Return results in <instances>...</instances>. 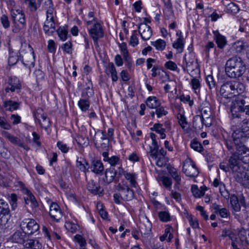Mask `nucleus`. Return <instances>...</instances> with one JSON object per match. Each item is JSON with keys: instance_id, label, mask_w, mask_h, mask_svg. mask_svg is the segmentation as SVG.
<instances>
[{"instance_id": "obj_40", "label": "nucleus", "mask_w": 249, "mask_h": 249, "mask_svg": "<svg viewBox=\"0 0 249 249\" xmlns=\"http://www.w3.org/2000/svg\"><path fill=\"white\" fill-rule=\"evenodd\" d=\"M124 177L125 179L129 182L131 187L134 188L137 187V176L135 173H131L130 172H127V173H125Z\"/></svg>"}, {"instance_id": "obj_34", "label": "nucleus", "mask_w": 249, "mask_h": 249, "mask_svg": "<svg viewBox=\"0 0 249 249\" xmlns=\"http://www.w3.org/2000/svg\"><path fill=\"white\" fill-rule=\"evenodd\" d=\"M146 104L150 108H156L160 106L161 103L156 96H150L147 99Z\"/></svg>"}, {"instance_id": "obj_45", "label": "nucleus", "mask_w": 249, "mask_h": 249, "mask_svg": "<svg viewBox=\"0 0 249 249\" xmlns=\"http://www.w3.org/2000/svg\"><path fill=\"white\" fill-rule=\"evenodd\" d=\"M159 148V146L158 143L152 144V146H150L149 153L152 159L157 160L158 158Z\"/></svg>"}, {"instance_id": "obj_36", "label": "nucleus", "mask_w": 249, "mask_h": 249, "mask_svg": "<svg viewBox=\"0 0 249 249\" xmlns=\"http://www.w3.org/2000/svg\"><path fill=\"white\" fill-rule=\"evenodd\" d=\"M169 174L172 176L178 184H179L181 182V177L178 173L177 169L173 167L170 166L167 168Z\"/></svg>"}, {"instance_id": "obj_61", "label": "nucleus", "mask_w": 249, "mask_h": 249, "mask_svg": "<svg viewBox=\"0 0 249 249\" xmlns=\"http://www.w3.org/2000/svg\"><path fill=\"white\" fill-rule=\"evenodd\" d=\"M206 81L210 89L214 88L215 87V81L213 77L211 75H208L206 77Z\"/></svg>"}, {"instance_id": "obj_15", "label": "nucleus", "mask_w": 249, "mask_h": 249, "mask_svg": "<svg viewBox=\"0 0 249 249\" xmlns=\"http://www.w3.org/2000/svg\"><path fill=\"white\" fill-rule=\"evenodd\" d=\"M49 214L51 218L58 221L62 217V212L56 203H52L50 206Z\"/></svg>"}, {"instance_id": "obj_30", "label": "nucleus", "mask_w": 249, "mask_h": 249, "mask_svg": "<svg viewBox=\"0 0 249 249\" xmlns=\"http://www.w3.org/2000/svg\"><path fill=\"white\" fill-rule=\"evenodd\" d=\"M116 176V173L115 169L113 167L107 168L105 171V181L109 184L112 182L114 179L115 177Z\"/></svg>"}, {"instance_id": "obj_28", "label": "nucleus", "mask_w": 249, "mask_h": 249, "mask_svg": "<svg viewBox=\"0 0 249 249\" xmlns=\"http://www.w3.org/2000/svg\"><path fill=\"white\" fill-rule=\"evenodd\" d=\"M152 224L146 217L140 226V230L142 234H148L151 231Z\"/></svg>"}, {"instance_id": "obj_13", "label": "nucleus", "mask_w": 249, "mask_h": 249, "mask_svg": "<svg viewBox=\"0 0 249 249\" xmlns=\"http://www.w3.org/2000/svg\"><path fill=\"white\" fill-rule=\"evenodd\" d=\"M117 190L121 193V198L124 201H130L134 197V193L127 185L119 184Z\"/></svg>"}, {"instance_id": "obj_20", "label": "nucleus", "mask_w": 249, "mask_h": 249, "mask_svg": "<svg viewBox=\"0 0 249 249\" xmlns=\"http://www.w3.org/2000/svg\"><path fill=\"white\" fill-rule=\"evenodd\" d=\"M232 85L233 97L237 96L240 97L245 90V85L238 81H232Z\"/></svg>"}, {"instance_id": "obj_47", "label": "nucleus", "mask_w": 249, "mask_h": 249, "mask_svg": "<svg viewBox=\"0 0 249 249\" xmlns=\"http://www.w3.org/2000/svg\"><path fill=\"white\" fill-rule=\"evenodd\" d=\"M151 45L154 46L157 50L162 51L166 47V42L164 40L159 39L155 41L151 42Z\"/></svg>"}, {"instance_id": "obj_51", "label": "nucleus", "mask_w": 249, "mask_h": 249, "mask_svg": "<svg viewBox=\"0 0 249 249\" xmlns=\"http://www.w3.org/2000/svg\"><path fill=\"white\" fill-rule=\"evenodd\" d=\"M34 116L36 122H38L42 119H43V118L45 117L46 115L45 114L42 108H38L34 112Z\"/></svg>"}, {"instance_id": "obj_14", "label": "nucleus", "mask_w": 249, "mask_h": 249, "mask_svg": "<svg viewBox=\"0 0 249 249\" xmlns=\"http://www.w3.org/2000/svg\"><path fill=\"white\" fill-rule=\"evenodd\" d=\"M182 171L187 176L190 178H196L199 174L198 170L193 162L184 164L183 166Z\"/></svg>"}, {"instance_id": "obj_5", "label": "nucleus", "mask_w": 249, "mask_h": 249, "mask_svg": "<svg viewBox=\"0 0 249 249\" xmlns=\"http://www.w3.org/2000/svg\"><path fill=\"white\" fill-rule=\"evenodd\" d=\"M86 24L90 36L92 38L94 44L97 45L98 39L104 36V32L101 25L96 20L95 18L87 21Z\"/></svg>"}, {"instance_id": "obj_26", "label": "nucleus", "mask_w": 249, "mask_h": 249, "mask_svg": "<svg viewBox=\"0 0 249 249\" xmlns=\"http://www.w3.org/2000/svg\"><path fill=\"white\" fill-rule=\"evenodd\" d=\"M87 189L93 195L99 194L101 193L103 191V190H101L100 185L92 179H91L88 182Z\"/></svg>"}, {"instance_id": "obj_52", "label": "nucleus", "mask_w": 249, "mask_h": 249, "mask_svg": "<svg viewBox=\"0 0 249 249\" xmlns=\"http://www.w3.org/2000/svg\"><path fill=\"white\" fill-rule=\"evenodd\" d=\"M238 236L242 245H244V241L247 239V237L249 236V230L241 229L238 233Z\"/></svg>"}, {"instance_id": "obj_46", "label": "nucleus", "mask_w": 249, "mask_h": 249, "mask_svg": "<svg viewBox=\"0 0 249 249\" xmlns=\"http://www.w3.org/2000/svg\"><path fill=\"white\" fill-rule=\"evenodd\" d=\"M184 60L187 67L192 66L196 60L194 53L190 52L188 54H185L184 56Z\"/></svg>"}, {"instance_id": "obj_19", "label": "nucleus", "mask_w": 249, "mask_h": 249, "mask_svg": "<svg viewBox=\"0 0 249 249\" xmlns=\"http://www.w3.org/2000/svg\"><path fill=\"white\" fill-rule=\"evenodd\" d=\"M232 86V81H228L221 86L220 92L223 97L227 98L233 97Z\"/></svg>"}, {"instance_id": "obj_44", "label": "nucleus", "mask_w": 249, "mask_h": 249, "mask_svg": "<svg viewBox=\"0 0 249 249\" xmlns=\"http://www.w3.org/2000/svg\"><path fill=\"white\" fill-rule=\"evenodd\" d=\"M3 106L6 110L11 111L18 109V104L16 102L9 100L4 102Z\"/></svg>"}, {"instance_id": "obj_29", "label": "nucleus", "mask_w": 249, "mask_h": 249, "mask_svg": "<svg viewBox=\"0 0 249 249\" xmlns=\"http://www.w3.org/2000/svg\"><path fill=\"white\" fill-rule=\"evenodd\" d=\"M5 137L13 144H16L21 147L23 148L26 151L29 149V148L27 145H24L22 142H21L18 138L15 137L11 134L8 132H5Z\"/></svg>"}, {"instance_id": "obj_11", "label": "nucleus", "mask_w": 249, "mask_h": 249, "mask_svg": "<svg viewBox=\"0 0 249 249\" xmlns=\"http://www.w3.org/2000/svg\"><path fill=\"white\" fill-rule=\"evenodd\" d=\"M200 111L201 116L205 119V126H210L213 122L212 111L210 104L207 102H203L200 106Z\"/></svg>"}, {"instance_id": "obj_1", "label": "nucleus", "mask_w": 249, "mask_h": 249, "mask_svg": "<svg viewBox=\"0 0 249 249\" xmlns=\"http://www.w3.org/2000/svg\"><path fill=\"white\" fill-rule=\"evenodd\" d=\"M246 66L242 59L237 56L229 58L225 65L226 75L233 78L241 77L246 71Z\"/></svg>"}, {"instance_id": "obj_24", "label": "nucleus", "mask_w": 249, "mask_h": 249, "mask_svg": "<svg viewBox=\"0 0 249 249\" xmlns=\"http://www.w3.org/2000/svg\"><path fill=\"white\" fill-rule=\"evenodd\" d=\"M24 246L30 249H41L42 248V244L37 239L26 240L24 242Z\"/></svg>"}, {"instance_id": "obj_8", "label": "nucleus", "mask_w": 249, "mask_h": 249, "mask_svg": "<svg viewBox=\"0 0 249 249\" xmlns=\"http://www.w3.org/2000/svg\"><path fill=\"white\" fill-rule=\"evenodd\" d=\"M20 60L23 64L29 69L34 67L35 58L33 49L30 45L25 46L24 49L19 51Z\"/></svg>"}, {"instance_id": "obj_42", "label": "nucleus", "mask_w": 249, "mask_h": 249, "mask_svg": "<svg viewBox=\"0 0 249 249\" xmlns=\"http://www.w3.org/2000/svg\"><path fill=\"white\" fill-rule=\"evenodd\" d=\"M221 236L222 237H228L232 242L235 241L236 239V236L235 233L230 229H224L222 231Z\"/></svg>"}, {"instance_id": "obj_58", "label": "nucleus", "mask_w": 249, "mask_h": 249, "mask_svg": "<svg viewBox=\"0 0 249 249\" xmlns=\"http://www.w3.org/2000/svg\"><path fill=\"white\" fill-rule=\"evenodd\" d=\"M27 199H25V201L30 202L33 207H37L38 204L34 196L29 191H27ZM26 203H28V202H26Z\"/></svg>"}, {"instance_id": "obj_55", "label": "nucleus", "mask_w": 249, "mask_h": 249, "mask_svg": "<svg viewBox=\"0 0 249 249\" xmlns=\"http://www.w3.org/2000/svg\"><path fill=\"white\" fill-rule=\"evenodd\" d=\"M65 226L68 231L72 233L75 232L79 228L77 224L71 222H66Z\"/></svg>"}, {"instance_id": "obj_27", "label": "nucleus", "mask_w": 249, "mask_h": 249, "mask_svg": "<svg viewBox=\"0 0 249 249\" xmlns=\"http://www.w3.org/2000/svg\"><path fill=\"white\" fill-rule=\"evenodd\" d=\"M90 168L92 172L100 174L103 171L104 167L101 160H92Z\"/></svg>"}, {"instance_id": "obj_38", "label": "nucleus", "mask_w": 249, "mask_h": 249, "mask_svg": "<svg viewBox=\"0 0 249 249\" xmlns=\"http://www.w3.org/2000/svg\"><path fill=\"white\" fill-rule=\"evenodd\" d=\"M76 166L81 171L84 172H86L89 167V163L87 161L81 158H77L76 160Z\"/></svg>"}, {"instance_id": "obj_35", "label": "nucleus", "mask_w": 249, "mask_h": 249, "mask_svg": "<svg viewBox=\"0 0 249 249\" xmlns=\"http://www.w3.org/2000/svg\"><path fill=\"white\" fill-rule=\"evenodd\" d=\"M240 10L238 6L233 2H230L228 3L225 7V11L231 15L237 14Z\"/></svg>"}, {"instance_id": "obj_63", "label": "nucleus", "mask_w": 249, "mask_h": 249, "mask_svg": "<svg viewBox=\"0 0 249 249\" xmlns=\"http://www.w3.org/2000/svg\"><path fill=\"white\" fill-rule=\"evenodd\" d=\"M40 125L45 129H48L50 126V121L49 118L46 116L38 122Z\"/></svg>"}, {"instance_id": "obj_33", "label": "nucleus", "mask_w": 249, "mask_h": 249, "mask_svg": "<svg viewBox=\"0 0 249 249\" xmlns=\"http://www.w3.org/2000/svg\"><path fill=\"white\" fill-rule=\"evenodd\" d=\"M151 129L160 134L161 139H165L166 137L165 134L166 128L163 127V124L160 123L155 124Z\"/></svg>"}, {"instance_id": "obj_53", "label": "nucleus", "mask_w": 249, "mask_h": 249, "mask_svg": "<svg viewBox=\"0 0 249 249\" xmlns=\"http://www.w3.org/2000/svg\"><path fill=\"white\" fill-rule=\"evenodd\" d=\"M191 191L195 197H200L204 195V191L200 190L196 185H192Z\"/></svg>"}, {"instance_id": "obj_10", "label": "nucleus", "mask_w": 249, "mask_h": 249, "mask_svg": "<svg viewBox=\"0 0 249 249\" xmlns=\"http://www.w3.org/2000/svg\"><path fill=\"white\" fill-rule=\"evenodd\" d=\"M10 217V210L8 204L0 199V228H3L7 223Z\"/></svg>"}, {"instance_id": "obj_49", "label": "nucleus", "mask_w": 249, "mask_h": 249, "mask_svg": "<svg viewBox=\"0 0 249 249\" xmlns=\"http://www.w3.org/2000/svg\"><path fill=\"white\" fill-rule=\"evenodd\" d=\"M60 39L64 41L67 39L68 31L64 27H60L56 31Z\"/></svg>"}, {"instance_id": "obj_57", "label": "nucleus", "mask_w": 249, "mask_h": 249, "mask_svg": "<svg viewBox=\"0 0 249 249\" xmlns=\"http://www.w3.org/2000/svg\"><path fill=\"white\" fill-rule=\"evenodd\" d=\"M186 218L189 222L191 226L194 228H198L199 227V224L196 218H193L191 214H187Z\"/></svg>"}, {"instance_id": "obj_18", "label": "nucleus", "mask_w": 249, "mask_h": 249, "mask_svg": "<svg viewBox=\"0 0 249 249\" xmlns=\"http://www.w3.org/2000/svg\"><path fill=\"white\" fill-rule=\"evenodd\" d=\"M27 234L23 231L18 230L15 231L10 237V240L12 242L18 244H23L26 241Z\"/></svg>"}, {"instance_id": "obj_56", "label": "nucleus", "mask_w": 249, "mask_h": 249, "mask_svg": "<svg viewBox=\"0 0 249 249\" xmlns=\"http://www.w3.org/2000/svg\"><path fill=\"white\" fill-rule=\"evenodd\" d=\"M177 118L180 126L183 129L186 128L187 126L188 123L185 116L182 114L179 113L178 115Z\"/></svg>"}, {"instance_id": "obj_17", "label": "nucleus", "mask_w": 249, "mask_h": 249, "mask_svg": "<svg viewBox=\"0 0 249 249\" xmlns=\"http://www.w3.org/2000/svg\"><path fill=\"white\" fill-rule=\"evenodd\" d=\"M8 84L10 87H7L5 88L6 92H9L10 91L11 92L17 91V92H19L21 88V85L19 79L16 77L9 78Z\"/></svg>"}, {"instance_id": "obj_16", "label": "nucleus", "mask_w": 249, "mask_h": 249, "mask_svg": "<svg viewBox=\"0 0 249 249\" xmlns=\"http://www.w3.org/2000/svg\"><path fill=\"white\" fill-rule=\"evenodd\" d=\"M138 30L142 38L144 40H148L152 35L150 26L146 23H141L139 26Z\"/></svg>"}, {"instance_id": "obj_21", "label": "nucleus", "mask_w": 249, "mask_h": 249, "mask_svg": "<svg viewBox=\"0 0 249 249\" xmlns=\"http://www.w3.org/2000/svg\"><path fill=\"white\" fill-rule=\"evenodd\" d=\"M43 30L45 34L51 35L55 30V24L53 19L46 18L43 26Z\"/></svg>"}, {"instance_id": "obj_41", "label": "nucleus", "mask_w": 249, "mask_h": 249, "mask_svg": "<svg viewBox=\"0 0 249 249\" xmlns=\"http://www.w3.org/2000/svg\"><path fill=\"white\" fill-rule=\"evenodd\" d=\"M184 46V42L183 41V37L181 35L176 41L173 43V47L175 49L178 50V52L181 53L183 51Z\"/></svg>"}, {"instance_id": "obj_23", "label": "nucleus", "mask_w": 249, "mask_h": 249, "mask_svg": "<svg viewBox=\"0 0 249 249\" xmlns=\"http://www.w3.org/2000/svg\"><path fill=\"white\" fill-rule=\"evenodd\" d=\"M42 231L49 240H59L61 239L60 235L56 231H52L51 229H48L46 226H43L42 227Z\"/></svg>"}, {"instance_id": "obj_39", "label": "nucleus", "mask_w": 249, "mask_h": 249, "mask_svg": "<svg viewBox=\"0 0 249 249\" xmlns=\"http://www.w3.org/2000/svg\"><path fill=\"white\" fill-rule=\"evenodd\" d=\"M230 198V202L231 207L234 212H239L241 210V206L239 203L237 197L234 195H231Z\"/></svg>"}, {"instance_id": "obj_59", "label": "nucleus", "mask_w": 249, "mask_h": 249, "mask_svg": "<svg viewBox=\"0 0 249 249\" xmlns=\"http://www.w3.org/2000/svg\"><path fill=\"white\" fill-rule=\"evenodd\" d=\"M0 127L1 128L9 130L11 129V124L7 122L6 118L3 116L0 117Z\"/></svg>"}, {"instance_id": "obj_32", "label": "nucleus", "mask_w": 249, "mask_h": 249, "mask_svg": "<svg viewBox=\"0 0 249 249\" xmlns=\"http://www.w3.org/2000/svg\"><path fill=\"white\" fill-rule=\"evenodd\" d=\"M205 119L200 115H196L194 117L193 121V127L196 129H201L205 125Z\"/></svg>"}, {"instance_id": "obj_43", "label": "nucleus", "mask_w": 249, "mask_h": 249, "mask_svg": "<svg viewBox=\"0 0 249 249\" xmlns=\"http://www.w3.org/2000/svg\"><path fill=\"white\" fill-rule=\"evenodd\" d=\"M190 146L191 148L199 153H201L204 150L201 143L195 139L191 141Z\"/></svg>"}, {"instance_id": "obj_22", "label": "nucleus", "mask_w": 249, "mask_h": 249, "mask_svg": "<svg viewBox=\"0 0 249 249\" xmlns=\"http://www.w3.org/2000/svg\"><path fill=\"white\" fill-rule=\"evenodd\" d=\"M214 39L219 49H223L227 44V41L225 36L221 35L218 31L213 32Z\"/></svg>"}, {"instance_id": "obj_2", "label": "nucleus", "mask_w": 249, "mask_h": 249, "mask_svg": "<svg viewBox=\"0 0 249 249\" xmlns=\"http://www.w3.org/2000/svg\"><path fill=\"white\" fill-rule=\"evenodd\" d=\"M230 162L235 180L242 186L249 188V165L236 164L234 158L230 159Z\"/></svg>"}, {"instance_id": "obj_64", "label": "nucleus", "mask_w": 249, "mask_h": 249, "mask_svg": "<svg viewBox=\"0 0 249 249\" xmlns=\"http://www.w3.org/2000/svg\"><path fill=\"white\" fill-rule=\"evenodd\" d=\"M219 192L221 195L225 197L226 199H229L230 197V194L229 192L226 189L225 184L223 183L221 184V186L219 187Z\"/></svg>"}, {"instance_id": "obj_12", "label": "nucleus", "mask_w": 249, "mask_h": 249, "mask_svg": "<svg viewBox=\"0 0 249 249\" xmlns=\"http://www.w3.org/2000/svg\"><path fill=\"white\" fill-rule=\"evenodd\" d=\"M89 87L86 88L81 94L83 99H80L78 102V106L82 111H86L89 108L90 102L89 99V96L91 95L92 91Z\"/></svg>"}, {"instance_id": "obj_60", "label": "nucleus", "mask_w": 249, "mask_h": 249, "mask_svg": "<svg viewBox=\"0 0 249 249\" xmlns=\"http://www.w3.org/2000/svg\"><path fill=\"white\" fill-rule=\"evenodd\" d=\"M155 109V113L158 118H161L168 113V111L165 109L163 107L160 106Z\"/></svg>"}, {"instance_id": "obj_48", "label": "nucleus", "mask_w": 249, "mask_h": 249, "mask_svg": "<svg viewBox=\"0 0 249 249\" xmlns=\"http://www.w3.org/2000/svg\"><path fill=\"white\" fill-rule=\"evenodd\" d=\"M158 213L159 217L161 221L163 222H167L170 221L171 216L168 211H160Z\"/></svg>"}, {"instance_id": "obj_4", "label": "nucleus", "mask_w": 249, "mask_h": 249, "mask_svg": "<svg viewBox=\"0 0 249 249\" xmlns=\"http://www.w3.org/2000/svg\"><path fill=\"white\" fill-rule=\"evenodd\" d=\"M232 137L235 144L245 143L249 138V120H244L241 127L234 131Z\"/></svg>"}, {"instance_id": "obj_37", "label": "nucleus", "mask_w": 249, "mask_h": 249, "mask_svg": "<svg viewBox=\"0 0 249 249\" xmlns=\"http://www.w3.org/2000/svg\"><path fill=\"white\" fill-rule=\"evenodd\" d=\"M9 58L8 64L9 65H14L17 63L18 60V56L17 53L14 52L13 50L10 47L8 48Z\"/></svg>"}, {"instance_id": "obj_31", "label": "nucleus", "mask_w": 249, "mask_h": 249, "mask_svg": "<svg viewBox=\"0 0 249 249\" xmlns=\"http://www.w3.org/2000/svg\"><path fill=\"white\" fill-rule=\"evenodd\" d=\"M248 47L249 44L247 42L238 41L233 44L231 49L235 50L237 53H240Z\"/></svg>"}, {"instance_id": "obj_7", "label": "nucleus", "mask_w": 249, "mask_h": 249, "mask_svg": "<svg viewBox=\"0 0 249 249\" xmlns=\"http://www.w3.org/2000/svg\"><path fill=\"white\" fill-rule=\"evenodd\" d=\"M236 152L230 158H234L236 160V164L241 165L240 161H242L245 163H249V148L247 147L244 143H239L238 144H235Z\"/></svg>"}, {"instance_id": "obj_3", "label": "nucleus", "mask_w": 249, "mask_h": 249, "mask_svg": "<svg viewBox=\"0 0 249 249\" xmlns=\"http://www.w3.org/2000/svg\"><path fill=\"white\" fill-rule=\"evenodd\" d=\"M246 101L243 96L238 97L232 102L231 107V118L233 121L240 122L243 119L244 113L249 115V105H245Z\"/></svg>"}, {"instance_id": "obj_50", "label": "nucleus", "mask_w": 249, "mask_h": 249, "mask_svg": "<svg viewBox=\"0 0 249 249\" xmlns=\"http://www.w3.org/2000/svg\"><path fill=\"white\" fill-rule=\"evenodd\" d=\"M29 2V8L30 11L34 12L37 10L41 4V0H37L36 2V0H27Z\"/></svg>"}, {"instance_id": "obj_9", "label": "nucleus", "mask_w": 249, "mask_h": 249, "mask_svg": "<svg viewBox=\"0 0 249 249\" xmlns=\"http://www.w3.org/2000/svg\"><path fill=\"white\" fill-rule=\"evenodd\" d=\"M20 230L23 231L27 235H32L38 232L39 226L35 220L30 218H25L19 224Z\"/></svg>"}, {"instance_id": "obj_54", "label": "nucleus", "mask_w": 249, "mask_h": 249, "mask_svg": "<svg viewBox=\"0 0 249 249\" xmlns=\"http://www.w3.org/2000/svg\"><path fill=\"white\" fill-rule=\"evenodd\" d=\"M191 87L192 89L195 91L196 92L197 90H199L201 84L199 80L196 78L194 77L191 79V82H190Z\"/></svg>"}, {"instance_id": "obj_6", "label": "nucleus", "mask_w": 249, "mask_h": 249, "mask_svg": "<svg viewBox=\"0 0 249 249\" xmlns=\"http://www.w3.org/2000/svg\"><path fill=\"white\" fill-rule=\"evenodd\" d=\"M12 21L13 31L18 33L20 28H23L26 25L25 15L21 8L13 11L10 13Z\"/></svg>"}, {"instance_id": "obj_25", "label": "nucleus", "mask_w": 249, "mask_h": 249, "mask_svg": "<svg viewBox=\"0 0 249 249\" xmlns=\"http://www.w3.org/2000/svg\"><path fill=\"white\" fill-rule=\"evenodd\" d=\"M102 156L103 157V160L104 161L108 162L110 164L111 167L115 166L119 164L120 158L118 156H112L111 157L108 156V152L105 151L103 152Z\"/></svg>"}, {"instance_id": "obj_62", "label": "nucleus", "mask_w": 249, "mask_h": 249, "mask_svg": "<svg viewBox=\"0 0 249 249\" xmlns=\"http://www.w3.org/2000/svg\"><path fill=\"white\" fill-rule=\"evenodd\" d=\"M0 22L5 29H7L10 27V21L8 16L5 14L2 15L0 18Z\"/></svg>"}]
</instances>
